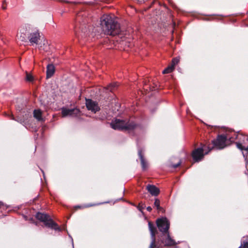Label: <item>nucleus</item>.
Listing matches in <instances>:
<instances>
[{"label": "nucleus", "mask_w": 248, "mask_h": 248, "mask_svg": "<svg viewBox=\"0 0 248 248\" xmlns=\"http://www.w3.org/2000/svg\"><path fill=\"white\" fill-rule=\"evenodd\" d=\"M86 105L89 110H91L92 112L95 113L100 109V108L98 104L91 99H86Z\"/></svg>", "instance_id": "12"}, {"label": "nucleus", "mask_w": 248, "mask_h": 248, "mask_svg": "<svg viewBox=\"0 0 248 248\" xmlns=\"http://www.w3.org/2000/svg\"><path fill=\"white\" fill-rule=\"evenodd\" d=\"M79 110L77 108L69 109L66 108H62V114L63 117L67 116L76 117L78 116Z\"/></svg>", "instance_id": "10"}, {"label": "nucleus", "mask_w": 248, "mask_h": 248, "mask_svg": "<svg viewBox=\"0 0 248 248\" xmlns=\"http://www.w3.org/2000/svg\"><path fill=\"white\" fill-rule=\"evenodd\" d=\"M181 162L180 161L177 164H174V165H171L170 166L173 168H176L178 167H179L181 165Z\"/></svg>", "instance_id": "28"}, {"label": "nucleus", "mask_w": 248, "mask_h": 248, "mask_svg": "<svg viewBox=\"0 0 248 248\" xmlns=\"http://www.w3.org/2000/svg\"><path fill=\"white\" fill-rule=\"evenodd\" d=\"M87 31H82V33L80 34V36L81 37H85L87 36V35H88L89 33L90 32V31H89L88 32H86Z\"/></svg>", "instance_id": "27"}, {"label": "nucleus", "mask_w": 248, "mask_h": 248, "mask_svg": "<svg viewBox=\"0 0 248 248\" xmlns=\"http://www.w3.org/2000/svg\"><path fill=\"white\" fill-rule=\"evenodd\" d=\"M27 118H28V116H26L25 117L23 116V118H21V116H18L17 117L16 121H17L18 122L20 123V124H24L25 121L27 119Z\"/></svg>", "instance_id": "21"}, {"label": "nucleus", "mask_w": 248, "mask_h": 248, "mask_svg": "<svg viewBox=\"0 0 248 248\" xmlns=\"http://www.w3.org/2000/svg\"><path fill=\"white\" fill-rule=\"evenodd\" d=\"M148 226L152 240L149 248H158V246L155 244L156 228L151 222H148Z\"/></svg>", "instance_id": "8"}, {"label": "nucleus", "mask_w": 248, "mask_h": 248, "mask_svg": "<svg viewBox=\"0 0 248 248\" xmlns=\"http://www.w3.org/2000/svg\"><path fill=\"white\" fill-rule=\"evenodd\" d=\"M30 30H31V27L29 25H25L22 27L17 35L18 39L22 42L27 41Z\"/></svg>", "instance_id": "6"}, {"label": "nucleus", "mask_w": 248, "mask_h": 248, "mask_svg": "<svg viewBox=\"0 0 248 248\" xmlns=\"http://www.w3.org/2000/svg\"><path fill=\"white\" fill-rule=\"evenodd\" d=\"M111 127L115 130H131L135 129L137 125L132 121H126L116 119L110 124Z\"/></svg>", "instance_id": "2"}, {"label": "nucleus", "mask_w": 248, "mask_h": 248, "mask_svg": "<svg viewBox=\"0 0 248 248\" xmlns=\"http://www.w3.org/2000/svg\"><path fill=\"white\" fill-rule=\"evenodd\" d=\"M3 205V203L2 202H0V207Z\"/></svg>", "instance_id": "32"}, {"label": "nucleus", "mask_w": 248, "mask_h": 248, "mask_svg": "<svg viewBox=\"0 0 248 248\" xmlns=\"http://www.w3.org/2000/svg\"><path fill=\"white\" fill-rule=\"evenodd\" d=\"M138 155L140 159L142 168L143 170H145L147 168L148 164L142 155V151L141 150H139Z\"/></svg>", "instance_id": "15"}, {"label": "nucleus", "mask_w": 248, "mask_h": 248, "mask_svg": "<svg viewBox=\"0 0 248 248\" xmlns=\"http://www.w3.org/2000/svg\"><path fill=\"white\" fill-rule=\"evenodd\" d=\"M179 59L178 58H175L172 59L171 65L174 67L179 62Z\"/></svg>", "instance_id": "25"}, {"label": "nucleus", "mask_w": 248, "mask_h": 248, "mask_svg": "<svg viewBox=\"0 0 248 248\" xmlns=\"http://www.w3.org/2000/svg\"><path fill=\"white\" fill-rule=\"evenodd\" d=\"M26 80L27 81H28L31 82V81H33V78L32 76V75H31V74L27 73L26 74Z\"/></svg>", "instance_id": "24"}, {"label": "nucleus", "mask_w": 248, "mask_h": 248, "mask_svg": "<svg viewBox=\"0 0 248 248\" xmlns=\"http://www.w3.org/2000/svg\"><path fill=\"white\" fill-rule=\"evenodd\" d=\"M242 153L244 157L246 158L247 154H245L244 152H243Z\"/></svg>", "instance_id": "31"}, {"label": "nucleus", "mask_w": 248, "mask_h": 248, "mask_svg": "<svg viewBox=\"0 0 248 248\" xmlns=\"http://www.w3.org/2000/svg\"><path fill=\"white\" fill-rule=\"evenodd\" d=\"M28 37L30 42L33 45V44H38L41 36L38 30L31 28Z\"/></svg>", "instance_id": "7"}, {"label": "nucleus", "mask_w": 248, "mask_h": 248, "mask_svg": "<svg viewBox=\"0 0 248 248\" xmlns=\"http://www.w3.org/2000/svg\"><path fill=\"white\" fill-rule=\"evenodd\" d=\"M233 141L232 138H228L224 135H218L216 140H213L212 142L214 145L213 148H210L208 147V151L205 153V154H207L213 148H216L217 149H223L229 144V141L232 142Z\"/></svg>", "instance_id": "3"}, {"label": "nucleus", "mask_w": 248, "mask_h": 248, "mask_svg": "<svg viewBox=\"0 0 248 248\" xmlns=\"http://www.w3.org/2000/svg\"><path fill=\"white\" fill-rule=\"evenodd\" d=\"M117 86V84L116 83H113V84H112L111 85H110L108 88V90H110V91H112V90H113V89L114 88H115Z\"/></svg>", "instance_id": "26"}, {"label": "nucleus", "mask_w": 248, "mask_h": 248, "mask_svg": "<svg viewBox=\"0 0 248 248\" xmlns=\"http://www.w3.org/2000/svg\"><path fill=\"white\" fill-rule=\"evenodd\" d=\"M156 224L159 230L163 233L168 232L170 228V222L166 217L157 219Z\"/></svg>", "instance_id": "5"}, {"label": "nucleus", "mask_w": 248, "mask_h": 248, "mask_svg": "<svg viewBox=\"0 0 248 248\" xmlns=\"http://www.w3.org/2000/svg\"><path fill=\"white\" fill-rule=\"evenodd\" d=\"M108 202H105V203H108ZM103 203H104V202L97 203H94V204H84L82 205H77V206H75V208H76V209H78V208L83 209L85 208H88V207L93 206L99 205H100V204H103Z\"/></svg>", "instance_id": "18"}, {"label": "nucleus", "mask_w": 248, "mask_h": 248, "mask_svg": "<svg viewBox=\"0 0 248 248\" xmlns=\"http://www.w3.org/2000/svg\"><path fill=\"white\" fill-rule=\"evenodd\" d=\"M146 189L153 196H156L159 193V189L154 185H148L147 186Z\"/></svg>", "instance_id": "13"}, {"label": "nucleus", "mask_w": 248, "mask_h": 248, "mask_svg": "<svg viewBox=\"0 0 248 248\" xmlns=\"http://www.w3.org/2000/svg\"><path fill=\"white\" fill-rule=\"evenodd\" d=\"M160 241L165 246H170L176 244L174 240L170 237L168 232L163 234L160 238Z\"/></svg>", "instance_id": "11"}, {"label": "nucleus", "mask_w": 248, "mask_h": 248, "mask_svg": "<svg viewBox=\"0 0 248 248\" xmlns=\"http://www.w3.org/2000/svg\"><path fill=\"white\" fill-rule=\"evenodd\" d=\"M55 71V67L53 64H48L46 67V78H51L54 74Z\"/></svg>", "instance_id": "14"}, {"label": "nucleus", "mask_w": 248, "mask_h": 248, "mask_svg": "<svg viewBox=\"0 0 248 248\" xmlns=\"http://www.w3.org/2000/svg\"><path fill=\"white\" fill-rule=\"evenodd\" d=\"M121 32L120 24L116 20L109 15H104L100 19V26L94 27L92 34L94 35L104 32L110 35H116Z\"/></svg>", "instance_id": "1"}, {"label": "nucleus", "mask_w": 248, "mask_h": 248, "mask_svg": "<svg viewBox=\"0 0 248 248\" xmlns=\"http://www.w3.org/2000/svg\"><path fill=\"white\" fill-rule=\"evenodd\" d=\"M154 205L155 206L157 210L161 209V207L160 206V201L156 199L154 202Z\"/></svg>", "instance_id": "23"}, {"label": "nucleus", "mask_w": 248, "mask_h": 248, "mask_svg": "<svg viewBox=\"0 0 248 248\" xmlns=\"http://www.w3.org/2000/svg\"><path fill=\"white\" fill-rule=\"evenodd\" d=\"M33 116L38 121H43V118L42 117V112L40 109L34 110Z\"/></svg>", "instance_id": "17"}, {"label": "nucleus", "mask_w": 248, "mask_h": 248, "mask_svg": "<svg viewBox=\"0 0 248 248\" xmlns=\"http://www.w3.org/2000/svg\"><path fill=\"white\" fill-rule=\"evenodd\" d=\"M205 148V146L203 145L202 148H198L193 151L192 157L195 161L198 162L203 158L204 155L203 151Z\"/></svg>", "instance_id": "9"}, {"label": "nucleus", "mask_w": 248, "mask_h": 248, "mask_svg": "<svg viewBox=\"0 0 248 248\" xmlns=\"http://www.w3.org/2000/svg\"><path fill=\"white\" fill-rule=\"evenodd\" d=\"M247 140H248V137L247 138Z\"/></svg>", "instance_id": "33"}, {"label": "nucleus", "mask_w": 248, "mask_h": 248, "mask_svg": "<svg viewBox=\"0 0 248 248\" xmlns=\"http://www.w3.org/2000/svg\"><path fill=\"white\" fill-rule=\"evenodd\" d=\"M2 9H4V10H5V9H6V5H4V3L3 4V5H2Z\"/></svg>", "instance_id": "30"}, {"label": "nucleus", "mask_w": 248, "mask_h": 248, "mask_svg": "<svg viewBox=\"0 0 248 248\" xmlns=\"http://www.w3.org/2000/svg\"><path fill=\"white\" fill-rule=\"evenodd\" d=\"M36 217L37 219L43 222L46 227L59 232L62 231L61 228L53 221L48 214L38 212L36 215Z\"/></svg>", "instance_id": "4"}, {"label": "nucleus", "mask_w": 248, "mask_h": 248, "mask_svg": "<svg viewBox=\"0 0 248 248\" xmlns=\"http://www.w3.org/2000/svg\"><path fill=\"white\" fill-rule=\"evenodd\" d=\"M152 209L151 207H150V206H148L147 207V210L149 212L151 211Z\"/></svg>", "instance_id": "29"}, {"label": "nucleus", "mask_w": 248, "mask_h": 248, "mask_svg": "<svg viewBox=\"0 0 248 248\" xmlns=\"http://www.w3.org/2000/svg\"><path fill=\"white\" fill-rule=\"evenodd\" d=\"M174 69V67L171 65L170 66H169L167 68L165 69L163 71L162 73L164 74L170 73Z\"/></svg>", "instance_id": "20"}, {"label": "nucleus", "mask_w": 248, "mask_h": 248, "mask_svg": "<svg viewBox=\"0 0 248 248\" xmlns=\"http://www.w3.org/2000/svg\"><path fill=\"white\" fill-rule=\"evenodd\" d=\"M39 48L45 51H47L48 50L47 41L45 39L42 41L39 44Z\"/></svg>", "instance_id": "16"}, {"label": "nucleus", "mask_w": 248, "mask_h": 248, "mask_svg": "<svg viewBox=\"0 0 248 248\" xmlns=\"http://www.w3.org/2000/svg\"><path fill=\"white\" fill-rule=\"evenodd\" d=\"M244 238L239 248H248V236Z\"/></svg>", "instance_id": "19"}, {"label": "nucleus", "mask_w": 248, "mask_h": 248, "mask_svg": "<svg viewBox=\"0 0 248 248\" xmlns=\"http://www.w3.org/2000/svg\"><path fill=\"white\" fill-rule=\"evenodd\" d=\"M237 147L241 150H245L248 151V146L247 147H245L242 146V143L239 142H236Z\"/></svg>", "instance_id": "22"}]
</instances>
